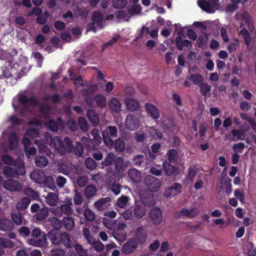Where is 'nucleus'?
Instances as JSON below:
<instances>
[{
    "label": "nucleus",
    "mask_w": 256,
    "mask_h": 256,
    "mask_svg": "<svg viewBox=\"0 0 256 256\" xmlns=\"http://www.w3.org/2000/svg\"><path fill=\"white\" fill-rule=\"evenodd\" d=\"M46 144L52 146L54 145L56 150L61 154H66L67 152H71L73 147L72 142L68 136L64 138V140L59 136H55L54 138L48 133L45 134Z\"/></svg>",
    "instance_id": "nucleus-1"
},
{
    "label": "nucleus",
    "mask_w": 256,
    "mask_h": 256,
    "mask_svg": "<svg viewBox=\"0 0 256 256\" xmlns=\"http://www.w3.org/2000/svg\"><path fill=\"white\" fill-rule=\"evenodd\" d=\"M141 200L142 204L136 202L134 208L133 210V214L134 217L139 219L144 217L146 212V206H150L154 204V200L152 194L148 198L146 197L141 194Z\"/></svg>",
    "instance_id": "nucleus-2"
},
{
    "label": "nucleus",
    "mask_w": 256,
    "mask_h": 256,
    "mask_svg": "<svg viewBox=\"0 0 256 256\" xmlns=\"http://www.w3.org/2000/svg\"><path fill=\"white\" fill-rule=\"evenodd\" d=\"M31 238L27 240V243L32 246L42 247L48 243L47 236L44 232L38 228H34L31 232Z\"/></svg>",
    "instance_id": "nucleus-3"
},
{
    "label": "nucleus",
    "mask_w": 256,
    "mask_h": 256,
    "mask_svg": "<svg viewBox=\"0 0 256 256\" xmlns=\"http://www.w3.org/2000/svg\"><path fill=\"white\" fill-rule=\"evenodd\" d=\"M6 164L12 166H6L4 168V172L7 177H14L17 175H23L25 174V168L23 161H8Z\"/></svg>",
    "instance_id": "nucleus-4"
},
{
    "label": "nucleus",
    "mask_w": 256,
    "mask_h": 256,
    "mask_svg": "<svg viewBox=\"0 0 256 256\" xmlns=\"http://www.w3.org/2000/svg\"><path fill=\"white\" fill-rule=\"evenodd\" d=\"M118 129L114 126H108L106 129L102 132V136L104 144L108 146L114 145V140L112 138L117 137Z\"/></svg>",
    "instance_id": "nucleus-5"
},
{
    "label": "nucleus",
    "mask_w": 256,
    "mask_h": 256,
    "mask_svg": "<svg viewBox=\"0 0 256 256\" xmlns=\"http://www.w3.org/2000/svg\"><path fill=\"white\" fill-rule=\"evenodd\" d=\"M18 102L22 106L20 110V112L22 114L26 113L28 110V108L26 106V104H28L30 106H36L38 104V100L36 97L32 96L30 98H28L23 94L19 96Z\"/></svg>",
    "instance_id": "nucleus-6"
},
{
    "label": "nucleus",
    "mask_w": 256,
    "mask_h": 256,
    "mask_svg": "<svg viewBox=\"0 0 256 256\" xmlns=\"http://www.w3.org/2000/svg\"><path fill=\"white\" fill-rule=\"evenodd\" d=\"M144 182L147 188L150 192L158 191L161 186V182L158 178L150 175L145 178Z\"/></svg>",
    "instance_id": "nucleus-7"
},
{
    "label": "nucleus",
    "mask_w": 256,
    "mask_h": 256,
    "mask_svg": "<svg viewBox=\"0 0 256 256\" xmlns=\"http://www.w3.org/2000/svg\"><path fill=\"white\" fill-rule=\"evenodd\" d=\"M126 128L130 130H135L140 126V122L136 116L133 114L127 115L125 120Z\"/></svg>",
    "instance_id": "nucleus-8"
},
{
    "label": "nucleus",
    "mask_w": 256,
    "mask_h": 256,
    "mask_svg": "<svg viewBox=\"0 0 256 256\" xmlns=\"http://www.w3.org/2000/svg\"><path fill=\"white\" fill-rule=\"evenodd\" d=\"M149 217L154 225H160L163 219L161 210L157 207L152 208L149 212Z\"/></svg>",
    "instance_id": "nucleus-9"
},
{
    "label": "nucleus",
    "mask_w": 256,
    "mask_h": 256,
    "mask_svg": "<svg viewBox=\"0 0 256 256\" xmlns=\"http://www.w3.org/2000/svg\"><path fill=\"white\" fill-rule=\"evenodd\" d=\"M3 187L11 192H18L22 188V185L18 181L13 180H8L2 184Z\"/></svg>",
    "instance_id": "nucleus-10"
},
{
    "label": "nucleus",
    "mask_w": 256,
    "mask_h": 256,
    "mask_svg": "<svg viewBox=\"0 0 256 256\" xmlns=\"http://www.w3.org/2000/svg\"><path fill=\"white\" fill-rule=\"evenodd\" d=\"M180 34V32H178L175 40L176 46L177 49L179 50H182L184 46L188 48V50L191 49L192 46V42L188 40H183Z\"/></svg>",
    "instance_id": "nucleus-11"
},
{
    "label": "nucleus",
    "mask_w": 256,
    "mask_h": 256,
    "mask_svg": "<svg viewBox=\"0 0 256 256\" xmlns=\"http://www.w3.org/2000/svg\"><path fill=\"white\" fill-rule=\"evenodd\" d=\"M217 190L219 193L223 192L224 188V190L227 194H230L232 192V185L231 180L230 178H226L224 182L220 180L216 184Z\"/></svg>",
    "instance_id": "nucleus-12"
},
{
    "label": "nucleus",
    "mask_w": 256,
    "mask_h": 256,
    "mask_svg": "<svg viewBox=\"0 0 256 256\" xmlns=\"http://www.w3.org/2000/svg\"><path fill=\"white\" fill-rule=\"evenodd\" d=\"M73 204L72 200L70 198H66L62 204L60 206V208L62 214L66 215H71L73 214L74 210L72 208Z\"/></svg>",
    "instance_id": "nucleus-13"
},
{
    "label": "nucleus",
    "mask_w": 256,
    "mask_h": 256,
    "mask_svg": "<svg viewBox=\"0 0 256 256\" xmlns=\"http://www.w3.org/2000/svg\"><path fill=\"white\" fill-rule=\"evenodd\" d=\"M182 186L178 183H174L171 186L166 188L164 196L167 198L174 197L181 192Z\"/></svg>",
    "instance_id": "nucleus-14"
},
{
    "label": "nucleus",
    "mask_w": 256,
    "mask_h": 256,
    "mask_svg": "<svg viewBox=\"0 0 256 256\" xmlns=\"http://www.w3.org/2000/svg\"><path fill=\"white\" fill-rule=\"evenodd\" d=\"M58 164L59 170L65 174H68L70 172V170L78 174H81L82 172V170L81 168H76L75 166L70 167L66 164L64 161H60Z\"/></svg>",
    "instance_id": "nucleus-15"
},
{
    "label": "nucleus",
    "mask_w": 256,
    "mask_h": 256,
    "mask_svg": "<svg viewBox=\"0 0 256 256\" xmlns=\"http://www.w3.org/2000/svg\"><path fill=\"white\" fill-rule=\"evenodd\" d=\"M62 233L58 232L56 230L52 229L48 234V237L51 242L55 245L62 244Z\"/></svg>",
    "instance_id": "nucleus-16"
},
{
    "label": "nucleus",
    "mask_w": 256,
    "mask_h": 256,
    "mask_svg": "<svg viewBox=\"0 0 256 256\" xmlns=\"http://www.w3.org/2000/svg\"><path fill=\"white\" fill-rule=\"evenodd\" d=\"M49 129L54 132H57L58 130L63 128L64 122L61 118H58L56 120H50L48 123Z\"/></svg>",
    "instance_id": "nucleus-17"
},
{
    "label": "nucleus",
    "mask_w": 256,
    "mask_h": 256,
    "mask_svg": "<svg viewBox=\"0 0 256 256\" xmlns=\"http://www.w3.org/2000/svg\"><path fill=\"white\" fill-rule=\"evenodd\" d=\"M199 213L198 210L196 208H182L178 214V217L185 216L188 218H192L196 216Z\"/></svg>",
    "instance_id": "nucleus-18"
},
{
    "label": "nucleus",
    "mask_w": 256,
    "mask_h": 256,
    "mask_svg": "<svg viewBox=\"0 0 256 256\" xmlns=\"http://www.w3.org/2000/svg\"><path fill=\"white\" fill-rule=\"evenodd\" d=\"M111 199L109 197L102 198L96 200L94 206L99 211H102L108 208L110 205Z\"/></svg>",
    "instance_id": "nucleus-19"
},
{
    "label": "nucleus",
    "mask_w": 256,
    "mask_h": 256,
    "mask_svg": "<svg viewBox=\"0 0 256 256\" xmlns=\"http://www.w3.org/2000/svg\"><path fill=\"white\" fill-rule=\"evenodd\" d=\"M138 246L136 240H131L126 242L122 248V252L126 254H128L134 252Z\"/></svg>",
    "instance_id": "nucleus-20"
},
{
    "label": "nucleus",
    "mask_w": 256,
    "mask_h": 256,
    "mask_svg": "<svg viewBox=\"0 0 256 256\" xmlns=\"http://www.w3.org/2000/svg\"><path fill=\"white\" fill-rule=\"evenodd\" d=\"M124 104L126 108L130 112L138 110L140 108V103L136 100L130 98H126L124 100Z\"/></svg>",
    "instance_id": "nucleus-21"
},
{
    "label": "nucleus",
    "mask_w": 256,
    "mask_h": 256,
    "mask_svg": "<svg viewBox=\"0 0 256 256\" xmlns=\"http://www.w3.org/2000/svg\"><path fill=\"white\" fill-rule=\"evenodd\" d=\"M38 150L40 153L44 155L40 156L42 160H48L46 156H48L50 159L54 160V155L51 152L50 149L47 146L43 144H40L38 145Z\"/></svg>",
    "instance_id": "nucleus-22"
},
{
    "label": "nucleus",
    "mask_w": 256,
    "mask_h": 256,
    "mask_svg": "<svg viewBox=\"0 0 256 256\" xmlns=\"http://www.w3.org/2000/svg\"><path fill=\"white\" fill-rule=\"evenodd\" d=\"M198 4L202 10L208 13L212 12L216 8L214 2L207 0H198Z\"/></svg>",
    "instance_id": "nucleus-23"
},
{
    "label": "nucleus",
    "mask_w": 256,
    "mask_h": 256,
    "mask_svg": "<svg viewBox=\"0 0 256 256\" xmlns=\"http://www.w3.org/2000/svg\"><path fill=\"white\" fill-rule=\"evenodd\" d=\"M86 116L92 126H96L98 125L100 122V117L94 110H88Z\"/></svg>",
    "instance_id": "nucleus-24"
},
{
    "label": "nucleus",
    "mask_w": 256,
    "mask_h": 256,
    "mask_svg": "<svg viewBox=\"0 0 256 256\" xmlns=\"http://www.w3.org/2000/svg\"><path fill=\"white\" fill-rule=\"evenodd\" d=\"M146 111L152 118L154 120H158L160 118V112L158 110L154 105L150 103L146 104Z\"/></svg>",
    "instance_id": "nucleus-25"
},
{
    "label": "nucleus",
    "mask_w": 256,
    "mask_h": 256,
    "mask_svg": "<svg viewBox=\"0 0 256 256\" xmlns=\"http://www.w3.org/2000/svg\"><path fill=\"white\" fill-rule=\"evenodd\" d=\"M69 152L72 153V154L76 156L77 158H84V146L81 142H76L72 148L71 152Z\"/></svg>",
    "instance_id": "nucleus-26"
},
{
    "label": "nucleus",
    "mask_w": 256,
    "mask_h": 256,
    "mask_svg": "<svg viewBox=\"0 0 256 256\" xmlns=\"http://www.w3.org/2000/svg\"><path fill=\"white\" fill-rule=\"evenodd\" d=\"M58 195L54 192H49L45 196V202L50 206H56L58 202Z\"/></svg>",
    "instance_id": "nucleus-27"
},
{
    "label": "nucleus",
    "mask_w": 256,
    "mask_h": 256,
    "mask_svg": "<svg viewBox=\"0 0 256 256\" xmlns=\"http://www.w3.org/2000/svg\"><path fill=\"white\" fill-rule=\"evenodd\" d=\"M14 228L12 222L6 218H2L0 220V230L10 231Z\"/></svg>",
    "instance_id": "nucleus-28"
},
{
    "label": "nucleus",
    "mask_w": 256,
    "mask_h": 256,
    "mask_svg": "<svg viewBox=\"0 0 256 256\" xmlns=\"http://www.w3.org/2000/svg\"><path fill=\"white\" fill-rule=\"evenodd\" d=\"M110 108L114 112H119L121 111V104L120 100L116 98H112L108 102Z\"/></svg>",
    "instance_id": "nucleus-29"
},
{
    "label": "nucleus",
    "mask_w": 256,
    "mask_h": 256,
    "mask_svg": "<svg viewBox=\"0 0 256 256\" xmlns=\"http://www.w3.org/2000/svg\"><path fill=\"white\" fill-rule=\"evenodd\" d=\"M175 161H165L163 163L164 169L168 175L172 174L176 171V168L174 164Z\"/></svg>",
    "instance_id": "nucleus-30"
},
{
    "label": "nucleus",
    "mask_w": 256,
    "mask_h": 256,
    "mask_svg": "<svg viewBox=\"0 0 256 256\" xmlns=\"http://www.w3.org/2000/svg\"><path fill=\"white\" fill-rule=\"evenodd\" d=\"M18 138L16 132H12L8 136V144L10 150H14L16 147Z\"/></svg>",
    "instance_id": "nucleus-31"
},
{
    "label": "nucleus",
    "mask_w": 256,
    "mask_h": 256,
    "mask_svg": "<svg viewBox=\"0 0 256 256\" xmlns=\"http://www.w3.org/2000/svg\"><path fill=\"white\" fill-rule=\"evenodd\" d=\"M128 176L131 180L134 182H139L142 180L141 172L136 168L129 170Z\"/></svg>",
    "instance_id": "nucleus-32"
},
{
    "label": "nucleus",
    "mask_w": 256,
    "mask_h": 256,
    "mask_svg": "<svg viewBox=\"0 0 256 256\" xmlns=\"http://www.w3.org/2000/svg\"><path fill=\"white\" fill-rule=\"evenodd\" d=\"M103 20L104 16L101 12L98 10L93 12L92 16V22L100 26L101 28H102Z\"/></svg>",
    "instance_id": "nucleus-33"
},
{
    "label": "nucleus",
    "mask_w": 256,
    "mask_h": 256,
    "mask_svg": "<svg viewBox=\"0 0 256 256\" xmlns=\"http://www.w3.org/2000/svg\"><path fill=\"white\" fill-rule=\"evenodd\" d=\"M190 80L196 86H200L204 82V76L200 74H191Z\"/></svg>",
    "instance_id": "nucleus-34"
},
{
    "label": "nucleus",
    "mask_w": 256,
    "mask_h": 256,
    "mask_svg": "<svg viewBox=\"0 0 256 256\" xmlns=\"http://www.w3.org/2000/svg\"><path fill=\"white\" fill-rule=\"evenodd\" d=\"M112 236L119 242H124L126 239V234L124 230H114L112 232Z\"/></svg>",
    "instance_id": "nucleus-35"
},
{
    "label": "nucleus",
    "mask_w": 256,
    "mask_h": 256,
    "mask_svg": "<svg viewBox=\"0 0 256 256\" xmlns=\"http://www.w3.org/2000/svg\"><path fill=\"white\" fill-rule=\"evenodd\" d=\"M208 41V34L206 32H202L198 38L197 45L198 48H202L207 44Z\"/></svg>",
    "instance_id": "nucleus-36"
},
{
    "label": "nucleus",
    "mask_w": 256,
    "mask_h": 256,
    "mask_svg": "<svg viewBox=\"0 0 256 256\" xmlns=\"http://www.w3.org/2000/svg\"><path fill=\"white\" fill-rule=\"evenodd\" d=\"M48 207H44L38 210L36 215V217L38 220H42L48 216Z\"/></svg>",
    "instance_id": "nucleus-37"
},
{
    "label": "nucleus",
    "mask_w": 256,
    "mask_h": 256,
    "mask_svg": "<svg viewBox=\"0 0 256 256\" xmlns=\"http://www.w3.org/2000/svg\"><path fill=\"white\" fill-rule=\"evenodd\" d=\"M96 192L97 190L94 186L89 185L85 188L84 194L86 198H90L95 196Z\"/></svg>",
    "instance_id": "nucleus-38"
},
{
    "label": "nucleus",
    "mask_w": 256,
    "mask_h": 256,
    "mask_svg": "<svg viewBox=\"0 0 256 256\" xmlns=\"http://www.w3.org/2000/svg\"><path fill=\"white\" fill-rule=\"evenodd\" d=\"M94 100L98 107L104 108L106 106V98L102 94H97L94 96Z\"/></svg>",
    "instance_id": "nucleus-39"
},
{
    "label": "nucleus",
    "mask_w": 256,
    "mask_h": 256,
    "mask_svg": "<svg viewBox=\"0 0 256 256\" xmlns=\"http://www.w3.org/2000/svg\"><path fill=\"white\" fill-rule=\"evenodd\" d=\"M30 202V200L28 198L24 197L20 200L16 204V208L18 210H24Z\"/></svg>",
    "instance_id": "nucleus-40"
},
{
    "label": "nucleus",
    "mask_w": 256,
    "mask_h": 256,
    "mask_svg": "<svg viewBox=\"0 0 256 256\" xmlns=\"http://www.w3.org/2000/svg\"><path fill=\"white\" fill-rule=\"evenodd\" d=\"M198 86L200 88V92L202 96H206L212 88L211 86L206 82H202Z\"/></svg>",
    "instance_id": "nucleus-41"
},
{
    "label": "nucleus",
    "mask_w": 256,
    "mask_h": 256,
    "mask_svg": "<svg viewBox=\"0 0 256 256\" xmlns=\"http://www.w3.org/2000/svg\"><path fill=\"white\" fill-rule=\"evenodd\" d=\"M231 133L234 136L233 138L234 140H242L245 138L244 132L242 130H232Z\"/></svg>",
    "instance_id": "nucleus-42"
},
{
    "label": "nucleus",
    "mask_w": 256,
    "mask_h": 256,
    "mask_svg": "<svg viewBox=\"0 0 256 256\" xmlns=\"http://www.w3.org/2000/svg\"><path fill=\"white\" fill-rule=\"evenodd\" d=\"M62 243L68 248H70L72 246V242L70 240V236L66 232H62Z\"/></svg>",
    "instance_id": "nucleus-43"
},
{
    "label": "nucleus",
    "mask_w": 256,
    "mask_h": 256,
    "mask_svg": "<svg viewBox=\"0 0 256 256\" xmlns=\"http://www.w3.org/2000/svg\"><path fill=\"white\" fill-rule=\"evenodd\" d=\"M92 246L94 250L97 252H101L104 249V244L100 240H94L92 242L90 243Z\"/></svg>",
    "instance_id": "nucleus-44"
},
{
    "label": "nucleus",
    "mask_w": 256,
    "mask_h": 256,
    "mask_svg": "<svg viewBox=\"0 0 256 256\" xmlns=\"http://www.w3.org/2000/svg\"><path fill=\"white\" fill-rule=\"evenodd\" d=\"M198 172V168L196 166H194L193 167H190L189 169L188 174L186 176L187 180L190 182H192Z\"/></svg>",
    "instance_id": "nucleus-45"
},
{
    "label": "nucleus",
    "mask_w": 256,
    "mask_h": 256,
    "mask_svg": "<svg viewBox=\"0 0 256 256\" xmlns=\"http://www.w3.org/2000/svg\"><path fill=\"white\" fill-rule=\"evenodd\" d=\"M48 221L51 223L52 226L54 228V230H58L62 227V222L58 218L52 216L48 218Z\"/></svg>",
    "instance_id": "nucleus-46"
},
{
    "label": "nucleus",
    "mask_w": 256,
    "mask_h": 256,
    "mask_svg": "<svg viewBox=\"0 0 256 256\" xmlns=\"http://www.w3.org/2000/svg\"><path fill=\"white\" fill-rule=\"evenodd\" d=\"M114 148L116 152H122L124 151L125 147V142L124 140L120 138H118L114 142Z\"/></svg>",
    "instance_id": "nucleus-47"
},
{
    "label": "nucleus",
    "mask_w": 256,
    "mask_h": 256,
    "mask_svg": "<svg viewBox=\"0 0 256 256\" xmlns=\"http://www.w3.org/2000/svg\"><path fill=\"white\" fill-rule=\"evenodd\" d=\"M11 217L13 222L16 225H20L22 224V216L20 212H12L11 214Z\"/></svg>",
    "instance_id": "nucleus-48"
},
{
    "label": "nucleus",
    "mask_w": 256,
    "mask_h": 256,
    "mask_svg": "<svg viewBox=\"0 0 256 256\" xmlns=\"http://www.w3.org/2000/svg\"><path fill=\"white\" fill-rule=\"evenodd\" d=\"M65 228L68 230H71L74 226V220L70 217H65L64 218Z\"/></svg>",
    "instance_id": "nucleus-49"
},
{
    "label": "nucleus",
    "mask_w": 256,
    "mask_h": 256,
    "mask_svg": "<svg viewBox=\"0 0 256 256\" xmlns=\"http://www.w3.org/2000/svg\"><path fill=\"white\" fill-rule=\"evenodd\" d=\"M240 34L242 36L246 45L248 46L250 44L251 38L248 30L244 28L240 30Z\"/></svg>",
    "instance_id": "nucleus-50"
},
{
    "label": "nucleus",
    "mask_w": 256,
    "mask_h": 256,
    "mask_svg": "<svg viewBox=\"0 0 256 256\" xmlns=\"http://www.w3.org/2000/svg\"><path fill=\"white\" fill-rule=\"evenodd\" d=\"M78 124L82 131L86 132L88 130V124L84 118L80 117L78 119Z\"/></svg>",
    "instance_id": "nucleus-51"
},
{
    "label": "nucleus",
    "mask_w": 256,
    "mask_h": 256,
    "mask_svg": "<svg viewBox=\"0 0 256 256\" xmlns=\"http://www.w3.org/2000/svg\"><path fill=\"white\" fill-rule=\"evenodd\" d=\"M168 160H178V152L176 149H170L166 152Z\"/></svg>",
    "instance_id": "nucleus-52"
},
{
    "label": "nucleus",
    "mask_w": 256,
    "mask_h": 256,
    "mask_svg": "<svg viewBox=\"0 0 256 256\" xmlns=\"http://www.w3.org/2000/svg\"><path fill=\"white\" fill-rule=\"evenodd\" d=\"M103 224L108 229L112 230L116 225V220L108 218H104Z\"/></svg>",
    "instance_id": "nucleus-53"
},
{
    "label": "nucleus",
    "mask_w": 256,
    "mask_h": 256,
    "mask_svg": "<svg viewBox=\"0 0 256 256\" xmlns=\"http://www.w3.org/2000/svg\"><path fill=\"white\" fill-rule=\"evenodd\" d=\"M50 106L48 104H43L40 108V112L44 115L45 118H47L50 116Z\"/></svg>",
    "instance_id": "nucleus-54"
},
{
    "label": "nucleus",
    "mask_w": 256,
    "mask_h": 256,
    "mask_svg": "<svg viewBox=\"0 0 256 256\" xmlns=\"http://www.w3.org/2000/svg\"><path fill=\"white\" fill-rule=\"evenodd\" d=\"M129 198L126 196H122L117 200V205L120 208H124L127 206Z\"/></svg>",
    "instance_id": "nucleus-55"
},
{
    "label": "nucleus",
    "mask_w": 256,
    "mask_h": 256,
    "mask_svg": "<svg viewBox=\"0 0 256 256\" xmlns=\"http://www.w3.org/2000/svg\"><path fill=\"white\" fill-rule=\"evenodd\" d=\"M0 245L6 248H12L14 246V244L12 240L4 238H0Z\"/></svg>",
    "instance_id": "nucleus-56"
},
{
    "label": "nucleus",
    "mask_w": 256,
    "mask_h": 256,
    "mask_svg": "<svg viewBox=\"0 0 256 256\" xmlns=\"http://www.w3.org/2000/svg\"><path fill=\"white\" fill-rule=\"evenodd\" d=\"M75 194L74 196V201L76 205H81L83 202L82 195L76 190H74Z\"/></svg>",
    "instance_id": "nucleus-57"
},
{
    "label": "nucleus",
    "mask_w": 256,
    "mask_h": 256,
    "mask_svg": "<svg viewBox=\"0 0 256 256\" xmlns=\"http://www.w3.org/2000/svg\"><path fill=\"white\" fill-rule=\"evenodd\" d=\"M234 196L242 202H244L245 200V196L242 190L238 188L235 189L234 192Z\"/></svg>",
    "instance_id": "nucleus-58"
},
{
    "label": "nucleus",
    "mask_w": 256,
    "mask_h": 256,
    "mask_svg": "<svg viewBox=\"0 0 256 256\" xmlns=\"http://www.w3.org/2000/svg\"><path fill=\"white\" fill-rule=\"evenodd\" d=\"M114 164L118 172L124 170L126 166V164H124V161H114Z\"/></svg>",
    "instance_id": "nucleus-59"
},
{
    "label": "nucleus",
    "mask_w": 256,
    "mask_h": 256,
    "mask_svg": "<svg viewBox=\"0 0 256 256\" xmlns=\"http://www.w3.org/2000/svg\"><path fill=\"white\" fill-rule=\"evenodd\" d=\"M31 179L36 182H40L42 179L40 173L38 170H34L30 174Z\"/></svg>",
    "instance_id": "nucleus-60"
},
{
    "label": "nucleus",
    "mask_w": 256,
    "mask_h": 256,
    "mask_svg": "<svg viewBox=\"0 0 256 256\" xmlns=\"http://www.w3.org/2000/svg\"><path fill=\"white\" fill-rule=\"evenodd\" d=\"M128 4L127 0H114L113 4L116 8H124Z\"/></svg>",
    "instance_id": "nucleus-61"
},
{
    "label": "nucleus",
    "mask_w": 256,
    "mask_h": 256,
    "mask_svg": "<svg viewBox=\"0 0 256 256\" xmlns=\"http://www.w3.org/2000/svg\"><path fill=\"white\" fill-rule=\"evenodd\" d=\"M24 193L25 194L30 196L32 199L36 200L38 198V193L30 188H26L24 190Z\"/></svg>",
    "instance_id": "nucleus-62"
},
{
    "label": "nucleus",
    "mask_w": 256,
    "mask_h": 256,
    "mask_svg": "<svg viewBox=\"0 0 256 256\" xmlns=\"http://www.w3.org/2000/svg\"><path fill=\"white\" fill-rule=\"evenodd\" d=\"M74 248L80 256H88L87 250L84 249L81 245L76 244L75 245Z\"/></svg>",
    "instance_id": "nucleus-63"
},
{
    "label": "nucleus",
    "mask_w": 256,
    "mask_h": 256,
    "mask_svg": "<svg viewBox=\"0 0 256 256\" xmlns=\"http://www.w3.org/2000/svg\"><path fill=\"white\" fill-rule=\"evenodd\" d=\"M150 135L154 140H160L162 138V133L156 129H152L150 132Z\"/></svg>",
    "instance_id": "nucleus-64"
}]
</instances>
